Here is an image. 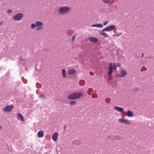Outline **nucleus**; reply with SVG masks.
Returning <instances> with one entry per match:
<instances>
[{
  "instance_id": "obj_34",
  "label": "nucleus",
  "mask_w": 154,
  "mask_h": 154,
  "mask_svg": "<svg viewBox=\"0 0 154 154\" xmlns=\"http://www.w3.org/2000/svg\"><path fill=\"white\" fill-rule=\"evenodd\" d=\"M109 100V99H107V98H106L105 100V101H106V102H107V100Z\"/></svg>"
},
{
  "instance_id": "obj_5",
  "label": "nucleus",
  "mask_w": 154,
  "mask_h": 154,
  "mask_svg": "<svg viewBox=\"0 0 154 154\" xmlns=\"http://www.w3.org/2000/svg\"><path fill=\"white\" fill-rule=\"evenodd\" d=\"M36 26L37 27V28L36 29V30H41L43 28L42 26L43 23L42 22L40 21H37L35 22Z\"/></svg>"
},
{
  "instance_id": "obj_36",
  "label": "nucleus",
  "mask_w": 154,
  "mask_h": 154,
  "mask_svg": "<svg viewBox=\"0 0 154 154\" xmlns=\"http://www.w3.org/2000/svg\"><path fill=\"white\" fill-rule=\"evenodd\" d=\"M2 24V22H0V25Z\"/></svg>"
},
{
  "instance_id": "obj_18",
  "label": "nucleus",
  "mask_w": 154,
  "mask_h": 154,
  "mask_svg": "<svg viewBox=\"0 0 154 154\" xmlns=\"http://www.w3.org/2000/svg\"><path fill=\"white\" fill-rule=\"evenodd\" d=\"M99 34L100 35H103L105 37H107L108 36L107 34L103 32V31H100L99 32Z\"/></svg>"
},
{
  "instance_id": "obj_4",
  "label": "nucleus",
  "mask_w": 154,
  "mask_h": 154,
  "mask_svg": "<svg viewBox=\"0 0 154 154\" xmlns=\"http://www.w3.org/2000/svg\"><path fill=\"white\" fill-rule=\"evenodd\" d=\"M13 108V106L12 105H10L6 106L4 107V108L3 109V111L4 112H9L11 111Z\"/></svg>"
},
{
  "instance_id": "obj_12",
  "label": "nucleus",
  "mask_w": 154,
  "mask_h": 154,
  "mask_svg": "<svg viewBox=\"0 0 154 154\" xmlns=\"http://www.w3.org/2000/svg\"><path fill=\"white\" fill-rule=\"evenodd\" d=\"M109 67L108 68V69H109V71L108 72V75H110L111 74L112 72V64L111 63H109Z\"/></svg>"
},
{
  "instance_id": "obj_35",
  "label": "nucleus",
  "mask_w": 154,
  "mask_h": 154,
  "mask_svg": "<svg viewBox=\"0 0 154 154\" xmlns=\"http://www.w3.org/2000/svg\"><path fill=\"white\" fill-rule=\"evenodd\" d=\"M117 66L119 67L120 66L119 64H118V65Z\"/></svg>"
},
{
  "instance_id": "obj_6",
  "label": "nucleus",
  "mask_w": 154,
  "mask_h": 154,
  "mask_svg": "<svg viewBox=\"0 0 154 154\" xmlns=\"http://www.w3.org/2000/svg\"><path fill=\"white\" fill-rule=\"evenodd\" d=\"M127 74V72L125 70H121L117 75L119 77H122L125 76Z\"/></svg>"
},
{
  "instance_id": "obj_16",
  "label": "nucleus",
  "mask_w": 154,
  "mask_h": 154,
  "mask_svg": "<svg viewBox=\"0 0 154 154\" xmlns=\"http://www.w3.org/2000/svg\"><path fill=\"white\" fill-rule=\"evenodd\" d=\"M17 119L22 121H23L24 120L23 117L20 113H18L17 114Z\"/></svg>"
},
{
  "instance_id": "obj_27",
  "label": "nucleus",
  "mask_w": 154,
  "mask_h": 154,
  "mask_svg": "<svg viewBox=\"0 0 154 154\" xmlns=\"http://www.w3.org/2000/svg\"><path fill=\"white\" fill-rule=\"evenodd\" d=\"M7 12L8 14H10L12 13V10L11 9H9L8 10H7Z\"/></svg>"
},
{
  "instance_id": "obj_20",
  "label": "nucleus",
  "mask_w": 154,
  "mask_h": 154,
  "mask_svg": "<svg viewBox=\"0 0 154 154\" xmlns=\"http://www.w3.org/2000/svg\"><path fill=\"white\" fill-rule=\"evenodd\" d=\"M45 97V96L44 94H42L38 96V97L40 98L44 99Z\"/></svg>"
},
{
  "instance_id": "obj_29",
  "label": "nucleus",
  "mask_w": 154,
  "mask_h": 154,
  "mask_svg": "<svg viewBox=\"0 0 154 154\" xmlns=\"http://www.w3.org/2000/svg\"><path fill=\"white\" fill-rule=\"evenodd\" d=\"M75 35H74L72 36V40H73L75 38Z\"/></svg>"
},
{
  "instance_id": "obj_8",
  "label": "nucleus",
  "mask_w": 154,
  "mask_h": 154,
  "mask_svg": "<svg viewBox=\"0 0 154 154\" xmlns=\"http://www.w3.org/2000/svg\"><path fill=\"white\" fill-rule=\"evenodd\" d=\"M58 137V134L57 132H55L53 134L52 137V139L55 141L57 140Z\"/></svg>"
},
{
  "instance_id": "obj_32",
  "label": "nucleus",
  "mask_w": 154,
  "mask_h": 154,
  "mask_svg": "<svg viewBox=\"0 0 154 154\" xmlns=\"http://www.w3.org/2000/svg\"><path fill=\"white\" fill-rule=\"evenodd\" d=\"M66 128V125H64V131H65Z\"/></svg>"
},
{
  "instance_id": "obj_9",
  "label": "nucleus",
  "mask_w": 154,
  "mask_h": 154,
  "mask_svg": "<svg viewBox=\"0 0 154 154\" xmlns=\"http://www.w3.org/2000/svg\"><path fill=\"white\" fill-rule=\"evenodd\" d=\"M89 41L94 43H95L98 41V40L95 37H90L88 38Z\"/></svg>"
},
{
  "instance_id": "obj_25",
  "label": "nucleus",
  "mask_w": 154,
  "mask_h": 154,
  "mask_svg": "<svg viewBox=\"0 0 154 154\" xmlns=\"http://www.w3.org/2000/svg\"><path fill=\"white\" fill-rule=\"evenodd\" d=\"M116 63L114 65H113L112 66V69L114 70H116L117 67V66L116 65Z\"/></svg>"
},
{
  "instance_id": "obj_33",
  "label": "nucleus",
  "mask_w": 154,
  "mask_h": 154,
  "mask_svg": "<svg viewBox=\"0 0 154 154\" xmlns=\"http://www.w3.org/2000/svg\"><path fill=\"white\" fill-rule=\"evenodd\" d=\"M2 129V127L0 125V131H1Z\"/></svg>"
},
{
  "instance_id": "obj_1",
  "label": "nucleus",
  "mask_w": 154,
  "mask_h": 154,
  "mask_svg": "<svg viewBox=\"0 0 154 154\" xmlns=\"http://www.w3.org/2000/svg\"><path fill=\"white\" fill-rule=\"evenodd\" d=\"M83 95V93L81 92H76L69 95L67 96V98L69 100H75L79 98Z\"/></svg>"
},
{
  "instance_id": "obj_14",
  "label": "nucleus",
  "mask_w": 154,
  "mask_h": 154,
  "mask_svg": "<svg viewBox=\"0 0 154 154\" xmlns=\"http://www.w3.org/2000/svg\"><path fill=\"white\" fill-rule=\"evenodd\" d=\"M92 27H97L99 28H102L103 27V25L101 23H97L93 24L91 25Z\"/></svg>"
},
{
  "instance_id": "obj_22",
  "label": "nucleus",
  "mask_w": 154,
  "mask_h": 154,
  "mask_svg": "<svg viewBox=\"0 0 154 154\" xmlns=\"http://www.w3.org/2000/svg\"><path fill=\"white\" fill-rule=\"evenodd\" d=\"M76 104V102L74 101H72L69 103V104L71 106H74Z\"/></svg>"
},
{
  "instance_id": "obj_24",
  "label": "nucleus",
  "mask_w": 154,
  "mask_h": 154,
  "mask_svg": "<svg viewBox=\"0 0 154 154\" xmlns=\"http://www.w3.org/2000/svg\"><path fill=\"white\" fill-rule=\"evenodd\" d=\"M133 90L134 91H138L140 90V88H134Z\"/></svg>"
},
{
  "instance_id": "obj_17",
  "label": "nucleus",
  "mask_w": 154,
  "mask_h": 154,
  "mask_svg": "<svg viewBox=\"0 0 154 154\" xmlns=\"http://www.w3.org/2000/svg\"><path fill=\"white\" fill-rule=\"evenodd\" d=\"M127 115L128 117H132L134 116V115L132 112L129 110L127 111Z\"/></svg>"
},
{
  "instance_id": "obj_11",
  "label": "nucleus",
  "mask_w": 154,
  "mask_h": 154,
  "mask_svg": "<svg viewBox=\"0 0 154 154\" xmlns=\"http://www.w3.org/2000/svg\"><path fill=\"white\" fill-rule=\"evenodd\" d=\"M114 109L116 110L119 112H122L124 111L123 108L122 107L116 106H114Z\"/></svg>"
},
{
  "instance_id": "obj_23",
  "label": "nucleus",
  "mask_w": 154,
  "mask_h": 154,
  "mask_svg": "<svg viewBox=\"0 0 154 154\" xmlns=\"http://www.w3.org/2000/svg\"><path fill=\"white\" fill-rule=\"evenodd\" d=\"M35 24L34 23H32L31 25L30 28L31 29H33L35 27Z\"/></svg>"
},
{
  "instance_id": "obj_13",
  "label": "nucleus",
  "mask_w": 154,
  "mask_h": 154,
  "mask_svg": "<svg viewBox=\"0 0 154 154\" xmlns=\"http://www.w3.org/2000/svg\"><path fill=\"white\" fill-rule=\"evenodd\" d=\"M76 73V71L73 69L69 70L67 72L68 74L70 75Z\"/></svg>"
},
{
  "instance_id": "obj_19",
  "label": "nucleus",
  "mask_w": 154,
  "mask_h": 154,
  "mask_svg": "<svg viewBox=\"0 0 154 154\" xmlns=\"http://www.w3.org/2000/svg\"><path fill=\"white\" fill-rule=\"evenodd\" d=\"M62 72L63 74V77L64 78H65L66 77L65 70L64 69H63L62 70Z\"/></svg>"
},
{
  "instance_id": "obj_3",
  "label": "nucleus",
  "mask_w": 154,
  "mask_h": 154,
  "mask_svg": "<svg viewBox=\"0 0 154 154\" xmlns=\"http://www.w3.org/2000/svg\"><path fill=\"white\" fill-rule=\"evenodd\" d=\"M23 17V15L22 13H19L16 14L13 17V19L14 20L20 21L21 20Z\"/></svg>"
},
{
  "instance_id": "obj_10",
  "label": "nucleus",
  "mask_w": 154,
  "mask_h": 154,
  "mask_svg": "<svg viewBox=\"0 0 154 154\" xmlns=\"http://www.w3.org/2000/svg\"><path fill=\"white\" fill-rule=\"evenodd\" d=\"M115 28L116 26L115 25H112L108 26L106 27L107 31L112 30L115 29Z\"/></svg>"
},
{
  "instance_id": "obj_15",
  "label": "nucleus",
  "mask_w": 154,
  "mask_h": 154,
  "mask_svg": "<svg viewBox=\"0 0 154 154\" xmlns=\"http://www.w3.org/2000/svg\"><path fill=\"white\" fill-rule=\"evenodd\" d=\"M43 133L42 131H39L37 133L38 137L39 138H41L43 136Z\"/></svg>"
},
{
  "instance_id": "obj_26",
  "label": "nucleus",
  "mask_w": 154,
  "mask_h": 154,
  "mask_svg": "<svg viewBox=\"0 0 154 154\" xmlns=\"http://www.w3.org/2000/svg\"><path fill=\"white\" fill-rule=\"evenodd\" d=\"M102 1L105 3L107 4L109 2V0H102Z\"/></svg>"
},
{
  "instance_id": "obj_31",
  "label": "nucleus",
  "mask_w": 154,
  "mask_h": 154,
  "mask_svg": "<svg viewBox=\"0 0 154 154\" xmlns=\"http://www.w3.org/2000/svg\"><path fill=\"white\" fill-rule=\"evenodd\" d=\"M121 139V137H120L116 136V140H119Z\"/></svg>"
},
{
  "instance_id": "obj_30",
  "label": "nucleus",
  "mask_w": 154,
  "mask_h": 154,
  "mask_svg": "<svg viewBox=\"0 0 154 154\" xmlns=\"http://www.w3.org/2000/svg\"><path fill=\"white\" fill-rule=\"evenodd\" d=\"M108 21H106L103 23V24L104 25H106L108 23Z\"/></svg>"
},
{
  "instance_id": "obj_2",
  "label": "nucleus",
  "mask_w": 154,
  "mask_h": 154,
  "mask_svg": "<svg viewBox=\"0 0 154 154\" xmlns=\"http://www.w3.org/2000/svg\"><path fill=\"white\" fill-rule=\"evenodd\" d=\"M70 10V8L67 6L61 7L59 10V13L60 14L63 15L68 13Z\"/></svg>"
},
{
  "instance_id": "obj_21",
  "label": "nucleus",
  "mask_w": 154,
  "mask_h": 154,
  "mask_svg": "<svg viewBox=\"0 0 154 154\" xmlns=\"http://www.w3.org/2000/svg\"><path fill=\"white\" fill-rule=\"evenodd\" d=\"M122 34V32H119L117 33L114 34L112 35V36L113 37H117L120 35Z\"/></svg>"
},
{
  "instance_id": "obj_28",
  "label": "nucleus",
  "mask_w": 154,
  "mask_h": 154,
  "mask_svg": "<svg viewBox=\"0 0 154 154\" xmlns=\"http://www.w3.org/2000/svg\"><path fill=\"white\" fill-rule=\"evenodd\" d=\"M106 29L107 28H106V27L103 29L101 31H103H103H107V30Z\"/></svg>"
},
{
  "instance_id": "obj_7",
  "label": "nucleus",
  "mask_w": 154,
  "mask_h": 154,
  "mask_svg": "<svg viewBox=\"0 0 154 154\" xmlns=\"http://www.w3.org/2000/svg\"><path fill=\"white\" fill-rule=\"evenodd\" d=\"M118 121L122 123H124L125 124L130 123V121L126 119H122L120 118L119 119Z\"/></svg>"
}]
</instances>
